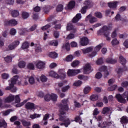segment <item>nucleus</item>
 Returning <instances> with one entry per match:
<instances>
[{"mask_svg":"<svg viewBox=\"0 0 128 128\" xmlns=\"http://www.w3.org/2000/svg\"><path fill=\"white\" fill-rule=\"evenodd\" d=\"M72 60H74V56L72 55H68L66 59L65 60L66 62H72Z\"/></svg>","mask_w":128,"mask_h":128,"instance_id":"79ce46f5","label":"nucleus"},{"mask_svg":"<svg viewBox=\"0 0 128 128\" xmlns=\"http://www.w3.org/2000/svg\"><path fill=\"white\" fill-rule=\"evenodd\" d=\"M127 70L126 67L124 66L122 69L121 68H118L116 69V72L118 74L119 76H120L122 74V72H124L125 70Z\"/></svg>","mask_w":128,"mask_h":128,"instance_id":"a878e982","label":"nucleus"},{"mask_svg":"<svg viewBox=\"0 0 128 128\" xmlns=\"http://www.w3.org/2000/svg\"><path fill=\"white\" fill-rule=\"evenodd\" d=\"M26 108L27 110H34L36 108V105H34V103L27 102L26 104Z\"/></svg>","mask_w":128,"mask_h":128,"instance_id":"f3484780","label":"nucleus"},{"mask_svg":"<svg viewBox=\"0 0 128 128\" xmlns=\"http://www.w3.org/2000/svg\"><path fill=\"white\" fill-rule=\"evenodd\" d=\"M28 48H30V44H28V42H25L22 44V50H27Z\"/></svg>","mask_w":128,"mask_h":128,"instance_id":"cd10ccee","label":"nucleus"},{"mask_svg":"<svg viewBox=\"0 0 128 128\" xmlns=\"http://www.w3.org/2000/svg\"><path fill=\"white\" fill-rule=\"evenodd\" d=\"M35 51L36 52H42V48L40 46H38L35 49Z\"/></svg>","mask_w":128,"mask_h":128,"instance_id":"774afa93","label":"nucleus"},{"mask_svg":"<svg viewBox=\"0 0 128 128\" xmlns=\"http://www.w3.org/2000/svg\"><path fill=\"white\" fill-rule=\"evenodd\" d=\"M116 20H122V22H124V20L122 18L120 17V14H117L116 16L115 17Z\"/></svg>","mask_w":128,"mask_h":128,"instance_id":"13d9d810","label":"nucleus"},{"mask_svg":"<svg viewBox=\"0 0 128 128\" xmlns=\"http://www.w3.org/2000/svg\"><path fill=\"white\" fill-rule=\"evenodd\" d=\"M108 126V124L104 121H100L98 124V126L100 128H106Z\"/></svg>","mask_w":128,"mask_h":128,"instance_id":"6ab92c4d","label":"nucleus"},{"mask_svg":"<svg viewBox=\"0 0 128 128\" xmlns=\"http://www.w3.org/2000/svg\"><path fill=\"white\" fill-rule=\"evenodd\" d=\"M50 58H58V54L56 52H51L48 54Z\"/></svg>","mask_w":128,"mask_h":128,"instance_id":"473e14b6","label":"nucleus"},{"mask_svg":"<svg viewBox=\"0 0 128 128\" xmlns=\"http://www.w3.org/2000/svg\"><path fill=\"white\" fill-rule=\"evenodd\" d=\"M30 118H32V120H34V118H40V114H31L30 116Z\"/></svg>","mask_w":128,"mask_h":128,"instance_id":"a18cd8bd","label":"nucleus"},{"mask_svg":"<svg viewBox=\"0 0 128 128\" xmlns=\"http://www.w3.org/2000/svg\"><path fill=\"white\" fill-rule=\"evenodd\" d=\"M5 61L6 62H12V58L11 56H8L4 58Z\"/></svg>","mask_w":128,"mask_h":128,"instance_id":"680f3d73","label":"nucleus"},{"mask_svg":"<svg viewBox=\"0 0 128 128\" xmlns=\"http://www.w3.org/2000/svg\"><path fill=\"white\" fill-rule=\"evenodd\" d=\"M88 20H89L90 24H94V22H98V18L92 16L91 14L88 15L85 20L88 21Z\"/></svg>","mask_w":128,"mask_h":128,"instance_id":"f8f14e48","label":"nucleus"},{"mask_svg":"<svg viewBox=\"0 0 128 128\" xmlns=\"http://www.w3.org/2000/svg\"><path fill=\"white\" fill-rule=\"evenodd\" d=\"M40 80L42 82H45L48 80V78H46V76H44V75L42 74L40 76Z\"/></svg>","mask_w":128,"mask_h":128,"instance_id":"c03bdc74","label":"nucleus"},{"mask_svg":"<svg viewBox=\"0 0 128 128\" xmlns=\"http://www.w3.org/2000/svg\"><path fill=\"white\" fill-rule=\"evenodd\" d=\"M30 16V14L28 12H22V18L26 20V18H28Z\"/></svg>","mask_w":128,"mask_h":128,"instance_id":"ea45409f","label":"nucleus"},{"mask_svg":"<svg viewBox=\"0 0 128 128\" xmlns=\"http://www.w3.org/2000/svg\"><path fill=\"white\" fill-rule=\"evenodd\" d=\"M103 63L104 60H102V58H99L96 62V64L97 66H100V64H102Z\"/></svg>","mask_w":128,"mask_h":128,"instance_id":"49530a36","label":"nucleus"},{"mask_svg":"<svg viewBox=\"0 0 128 128\" xmlns=\"http://www.w3.org/2000/svg\"><path fill=\"white\" fill-rule=\"evenodd\" d=\"M66 30H72V32H76V28L72 26V23L67 24Z\"/></svg>","mask_w":128,"mask_h":128,"instance_id":"4468645a","label":"nucleus"},{"mask_svg":"<svg viewBox=\"0 0 128 128\" xmlns=\"http://www.w3.org/2000/svg\"><path fill=\"white\" fill-rule=\"evenodd\" d=\"M60 114H64L68 110V100L64 99L60 104Z\"/></svg>","mask_w":128,"mask_h":128,"instance_id":"7ed1b4c3","label":"nucleus"},{"mask_svg":"<svg viewBox=\"0 0 128 128\" xmlns=\"http://www.w3.org/2000/svg\"><path fill=\"white\" fill-rule=\"evenodd\" d=\"M126 92H125L123 94L120 95V94H116V98L118 100V102H122V104H126Z\"/></svg>","mask_w":128,"mask_h":128,"instance_id":"39448f33","label":"nucleus"},{"mask_svg":"<svg viewBox=\"0 0 128 128\" xmlns=\"http://www.w3.org/2000/svg\"><path fill=\"white\" fill-rule=\"evenodd\" d=\"M74 6H76V2L74 1H70L67 6V8L72 10V8H74Z\"/></svg>","mask_w":128,"mask_h":128,"instance_id":"5701e85b","label":"nucleus"},{"mask_svg":"<svg viewBox=\"0 0 128 128\" xmlns=\"http://www.w3.org/2000/svg\"><path fill=\"white\" fill-rule=\"evenodd\" d=\"M72 38H74V34H70L68 36L66 37L67 40H72Z\"/></svg>","mask_w":128,"mask_h":128,"instance_id":"0e129e2a","label":"nucleus"},{"mask_svg":"<svg viewBox=\"0 0 128 128\" xmlns=\"http://www.w3.org/2000/svg\"><path fill=\"white\" fill-rule=\"evenodd\" d=\"M11 14L13 18H16V16H20V12H18V11L16 10H12Z\"/></svg>","mask_w":128,"mask_h":128,"instance_id":"2f4dec72","label":"nucleus"},{"mask_svg":"<svg viewBox=\"0 0 128 128\" xmlns=\"http://www.w3.org/2000/svg\"><path fill=\"white\" fill-rule=\"evenodd\" d=\"M68 90H70V86H67L62 88V92H68Z\"/></svg>","mask_w":128,"mask_h":128,"instance_id":"5fc2aeb1","label":"nucleus"},{"mask_svg":"<svg viewBox=\"0 0 128 128\" xmlns=\"http://www.w3.org/2000/svg\"><path fill=\"white\" fill-rule=\"evenodd\" d=\"M35 64L37 68L42 70L43 68H44L46 63L42 60H38L35 62Z\"/></svg>","mask_w":128,"mask_h":128,"instance_id":"9d476101","label":"nucleus"},{"mask_svg":"<svg viewBox=\"0 0 128 128\" xmlns=\"http://www.w3.org/2000/svg\"><path fill=\"white\" fill-rule=\"evenodd\" d=\"M34 64H36V62L28 63L27 65L28 68L34 70Z\"/></svg>","mask_w":128,"mask_h":128,"instance_id":"c756f323","label":"nucleus"},{"mask_svg":"<svg viewBox=\"0 0 128 128\" xmlns=\"http://www.w3.org/2000/svg\"><path fill=\"white\" fill-rule=\"evenodd\" d=\"M3 126L4 128H6V123L4 120H2L0 122V128Z\"/></svg>","mask_w":128,"mask_h":128,"instance_id":"6e6d98bb","label":"nucleus"},{"mask_svg":"<svg viewBox=\"0 0 128 128\" xmlns=\"http://www.w3.org/2000/svg\"><path fill=\"white\" fill-rule=\"evenodd\" d=\"M112 45H113V46H116V45L118 44H120V42H118V40L117 39L115 38V39L112 40Z\"/></svg>","mask_w":128,"mask_h":128,"instance_id":"4d7b16f0","label":"nucleus"},{"mask_svg":"<svg viewBox=\"0 0 128 128\" xmlns=\"http://www.w3.org/2000/svg\"><path fill=\"white\" fill-rule=\"evenodd\" d=\"M60 122H64L60 123V126H64H64H65L66 128L70 124V120H68V118H66V117L60 116Z\"/></svg>","mask_w":128,"mask_h":128,"instance_id":"0eeeda50","label":"nucleus"},{"mask_svg":"<svg viewBox=\"0 0 128 128\" xmlns=\"http://www.w3.org/2000/svg\"><path fill=\"white\" fill-rule=\"evenodd\" d=\"M92 72V66L90 64H86L84 65V73L85 74H88Z\"/></svg>","mask_w":128,"mask_h":128,"instance_id":"9b49d317","label":"nucleus"},{"mask_svg":"<svg viewBox=\"0 0 128 128\" xmlns=\"http://www.w3.org/2000/svg\"><path fill=\"white\" fill-rule=\"evenodd\" d=\"M64 10V6L62 4H59L58 6L56 8V11L57 12H62Z\"/></svg>","mask_w":128,"mask_h":128,"instance_id":"864d4df0","label":"nucleus"},{"mask_svg":"<svg viewBox=\"0 0 128 128\" xmlns=\"http://www.w3.org/2000/svg\"><path fill=\"white\" fill-rule=\"evenodd\" d=\"M84 4L87 8H90L92 6V2L90 0H87L84 2Z\"/></svg>","mask_w":128,"mask_h":128,"instance_id":"4be33fe9","label":"nucleus"},{"mask_svg":"<svg viewBox=\"0 0 128 128\" xmlns=\"http://www.w3.org/2000/svg\"><path fill=\"white\" fill-rule=\"evenodd\" d=\"M10 34L11 36H14L16 34V30L14 28H12L10 30Z\"/></svg>","mask_w":128,"mask_h":128,"instance_id":"09e8293b","label":"nucleus"},{"mask_svg":"<svg viewBox=\"0 0 128 128\" xmlns=\"http://www.w3.org/2000/svg\"><path fill=\"white\" fill-rule=\"evenodd\" d=\"M116 88H118V86L116 85H113L111 87H109L108 88V90H116Z\"/></svg>","mask_w":128,"mask_h":128,"instance_id":"338daca9","label":"nucleus"},{"mask_svg":"<svg viewBox=\"0 0 128 128\" xmlns=\"http://www.w3.org/2000/svg\"><path fill=\"white\" fill-rule=\"evenodd\" d=\"M121 124H127L128 122V117L126 116H123L121 118L120 120Z\"/></svg>","mask_w":128,"mask_h":128,"instance_id":"58836bf2","label":"nucleus"},{"mask_svg":"<svg viewBox=\"0 0 128 128\" xmlns=\"http://www.w3.org/2000/svg\"><path fill=\"white\" fill-rule=\"evenodd\" d=\"M78 78L79 80H88V77L87 76H84L82 74L78 75Z\"/></svg>","mask_w":128,"mask_h":128,"instance_id":"f704fd0d","label":"nucleus"},{"mask_svg":"<svg viewBox=\"0 0 128 128\" xmlns=\"http://www.w3.org/2000/svg\"><path fill=\"white\" fill-rule=\"evenodd\" d=\"M88 7H86V6L82 7V10H81L82 14H86V10H88Z\"/></svg>","mask_w":128,"mask_h":128,"instance_id":"052dcab7","label":"nucleus"},{"mask_svg":"<svg viewBox=\"0 0 128 128\" xmlns=\"http://www.w3.org/2000/svg\"><path fill=\"white\" fill-rule=\"evenodd\" d=\"M22 124L24 126H30V122H26V120H22Z\"/></svg>","mask_w":128,"mask_h":128,"instance_id":"37998d69","label":"nucleus"},{"mask_svg":"<svg viewBox=\"0 0 128 128\" xmlns=\"http://www.w3.org/2000/svg\"><path fill=\"white\" fill-rule=\"evenodd\" d=\"M80 44L82 46H84L88 45V39L86 37H83L80 39Z\"/></svg>","mask_w":128,"mask_h":128,"instance_id":"dca6fc26","label":"nucleus"},{"mask_svg":"<svg viewBox=\"0 0 128 128\" xmlns=\"http://www.w3.org/2000/svg\"><path fill=\"white\" fill-rule=\"evenodd\" d=\"M26 63L24 61H20L18 64V66L20 68H24L26 66Z\"/></svg>","mask_w":128,"mask_h":128,"instance_id":"c9c22d12","label":"nucleus"},{"mask_svg":"<svg viewBox=\"0 0 128 128\" xmlns=\"http://www.w3.org/2000/svg\"><path fill=\"white\" fill-rule=\"evenodd\" d=\"M106 62H107V64H116V60L112 58H108L106 59Z\"/></svg>","mask_w":128,"mask_h":128,"instance_id":"72a5a7b5","label":"nucleus"},{"mask_svg":"<svg viewBox=\"0 0 128 128\" xmlns=\"http://www.w3.org/2000/svg\"><path fill=\"white\" fill-rule=\"evenodd\" d=\"M108 27L107 26H104L100 30V32L104 34L106 40L110 42V32H108Z\"/></svg>","mask_w":128,"mask_h":128,"instance_id":"20e7f679","label":"nucleus"},{"mask_svg":"<svg viewBox=\"0 0 128 128\" xmlns=\"http://www.w3.org/2000/svg\"><path fill=\"white\" fill-rule=\"evenodd\" d=\"M50 46H57L58 44V40H52L50 42Z\"/></svg>","mask_w":128,"mask_h":128,"instance_id":"8fccbe9b","label":"nucleus"},{"mask_svg":"<svg viewBox=\"0 0 128 128\" xmlns=\"http://www.w3.org/2000/svg\"><path fill=\"white\" fill-rule=\"evenodd\" d=\"M104 46L103 44H99L98 46H96L94 48V52L90 54V58H94L96 56V53L100 50V48Z\"/></svg>","mask_w":128,"mask_h":128,"instance_id":"1a4fd4ad","label":"nucleus"},{"mask_svg":"<svg viewBox=\"0 0 128 128\" xmlns=\"http://www.w3.org/2000/svg\"><path fill=\"white\" fill-rule=\"evenodd\" d=\"M99 70L100 72H104V78H106L108 76L109 74L108 72L106 70V66H102L99 68Z\"/></svg>","mask_w":128,"mask_h":128,"instance_id":"a211bd4d","label":"nucleus"},{"mask_svg":"<svg viewBox=\"0 0 128 128\" xmlns=\"http://www.w3.org/2000/svg\"><path fill=\"white\" fill-rule=\"evenodd\" d=\"M118 2L115 1V2H108V6L110 8H116L118 6Z\"/></svg>","mask_w":128,"mask_h":128,"instance_id":"2eb2a0df","label":"nucleus"},{"mask_svg":"<svg viewBox=\"0 0 128 128\" xmlns=\"http://www.w3.org/2000/svg\"><path fill=\"white\" fill-rule=\"evenodd\" d=\"M92 90V88L90 86H86L84 89V94H90V92Z\"/></svg>","mask_w":128,"mask_h":128,"instance_id":"7c9ffc66","label":"nucleus"},{"mask_svg":"<svg viewBox=\"0 0 128 128\" xmlns=\"http://www.w3.org/2000/svg\"><path fill=\"white\" fill-rule=\"evenodd\" d=\"M14 100V96L10 95L9 96L7 97L4 99V102H10Z\"/></svg>","mask_w":128,"mask_h":128,"instance_id":"412c9836","label":"nucleus"},{"mask_svg":"<svg viewBox=\"0 0 128 128\" xmlns=\"http://www.w3.org/2000/svg\"><path fill=\"white\" fill-rule=\"evenodd\" d=\"M12 44L14 46L15 48H16V46L20 44V42L18 40H15L12 43Z\"/></svg>","mask_w":128,"mask_h":128,"instance_id":"69168bd1","label":"nucleus"},{"mask_svg":"<svg viewBox=\"0 0 128 128\" xmlns=\"http://www.w3.org/2000/svg\"><path fill=\"white\" fill-rule=\"evenodd\" d=\"M94 16L98 18H102V14L100 12H95Z\"/></svg>","mask_w":128,"mask_h":128,"instance_id":"de8ad7c7","label":"nucleus"},{"mask_svg":"<svg viewBox=\"0 0 128 128\" xmlns=\"http://www.w3.org/2000/svg\"><path fill=\"white\" fill-rule=\"evenodd\" d=\"M16 84H17L19 86L22 84V83L20 82V78L18 75L14 76L11 78L9 84L10 86H7L6 88V90H10L12 92H16V88L14 86Z\"/></svg>","mask_w":128,"mask_h":128,"instance_id":"f257e3e1","label":"nucleus"},{"mask_svg":"<svg viewBox=\"0 0 128 128\" xmlns=\"http://www.w3.org/2000/svg\"><path fill=\"white\" fill-rule=\"evenodd\" d=\"M92 50H94V48L92 47H90L86 49H82V52L83 54H88V52H92Z\"/></svg>","mask_w":128,"mask_h":128,"instance_id":"c85d7f7f","label":"nucleus"},{"mask_svg":"<svg viewBox=\"0 0 128 128\" xmlns=\"http://www.w3.org/2000/svg\"><path fill=\"white\" fill-rule=\"evenodd\" d=\"M44 98L46 102H50V100H52L53 102H56L58 96L56 94H52L51 95L48 94L44 96Z\"/></svg>","mask_w":128,"mask_h":128,"instance_id":"423d86ee","label":"nucleus"},{"mask_svg":"<svg viewBox=\"0 0 128 128\" xmlns=\"http://www.w3.org/2000/svg\"><path fill=\"white\" fill-rule=\"evenodd\" d=\"M80 18H82V14H78L76 16H74L72 20V22L76 23V22H78V21L79 20H80Z\"/></svg>","mask_w":128,"mask_h":128,"instance_id":"aec40b11","label":"nucleus"},{"mask_svg":"<svg viewBox=\"0 0 128 128\" xmlns=\"http://www.w3.org/2000/svg\"><path fill=\"white\" fill-rule=\"evenodd\" d=\"M80 72V70H70L69 69L67 72L68 76H74Z\"/></svg>","mask_w":128,"mask_h":128,"instance_id":"6e6552de","label":"nucleus"},{"mask_svg":"<svg viewBox=\"0 0 128 128\" xmlns=\"http://www.w3.org/2000/svg\"><path fill=\"white\" fill-rule=\"evenodd\" d=\"M58 66V64L54 62L51 63L50 65V68H56Z\"/></svg>","mask_w":128,"mask_h":128,"instance_id":"e2e57ef3","label":"nucleus"},{"mask_svg":"<svg viewBox=\"0 0 128 128\" xmlns=\"http://www.w3.org/2000/svg\"><path fill=\"white\" fill-rule=\"evenodd\" d=\"M82 84V81L78 80L74 84V86H80Z\"/></svg>","mask_w":128,"mask_h":128,"instance_id":"bf43d9fd","label":"nucleus"},{"mask_svg":"<svg viewBox=\"0 0 128 128\" xmlns=\"http://www.w3.org/2000/svg\"><path fill=\"white\" fill-rule=\"evenodd\" d=\"M110 108L109 107H105L103 108L102 114H110Z\"/></svg>","mask_w":128,"mask_h":128,"instance_id":"bb28decb","label":"nucleus"},{"mask_svg":"<svg viewBox=\"0 0 128 128\" xmlns=\"http://www.w3.org/2000/svg\"><path fill=\"white\" fill-rule=\"evenodd\" d=\"M28 78L29 84H34L36 82V79L34 78V76H31L30 77L27 76V78Z\"/></svg>","mask_w":128,"mask_h":128,"instance_id":"393cba45","label":"nucleus"},{"mask_svg":"<svg viewBox=\"0 0 128 128\" xmlns=\"http://www.w3.org/2000/svg\"><path fill=\"white\" fill-rule=\"evenodd\" d=\"M10 76V75L6 73H3L2 74V78H3V80H8Z\"/></svg>","mask_w":128,"mask_h":128,"instance_id":"603ef678","label":"nucleus"},{"mask_svg":"<svg viewBox=\"0 0 128 128\" xmlns=\"http://www.w3.org/2000/svg\"><path fill=\"white\" fill-rule=\"evenodd\" d=\"M58 73L59 74L60 76H58V73L54 71H50L48 72L49 76L55 78H64L66 76V71L64 69H60Z\"/></svg>","mask_w":128,"mask_h":128,"instance_id":"f03ea898","label":"nucleus"},{"mask_svg":"<svg viewBox=\"0 0 128 128\" xmlns=\"http://www.w3.org/2000/svg\"><path fill=\"white\" fill-rule=\"evenodd\" d=\"M36 28V26L34 25L32 26L29 30H28L27 28H24L23 30L24 32H34V30Z\"/></svg>","mask_w":128,"mask_h":128,"instance_id":"b1692460","label":"nucleus"},{"mask_svg":"<svg viewBox=\"0 0 128 128\" xmlns=\"http://www.w3.org/2000/svg\"><path fill=\"white\" fill-rule=\"evenodd\" d=\"M4 24L6 26H14L18 24V21L16 20H11L6 21Z\"/></svg>","mask_w":128,"mask_h":128,"instance_id":"ddd939ff","label":"nucleus"},{"mask_svg":"<svg viewBox=\"0 0 128 128\" xmlns=\"http://www.w3.org/2000/svg\"><path fill=\"white\" fill-rule=\"evenodd\" d=\"M90 100H98V95L95 94V95H92L90 96Z\"/></svg>","mask_w":128,"mask_h":128,"instance_id":"3c124183","label":"nucleus"},{"mask_svg":"<svg viewBox=\"0 0 128 128\" xmlns=\"http://www.w3.org/2000/svg\"><path fill=\"white\" fill-rule=\"evenodd\" d=\"M119 60L121 64H126V60L122 56H120Z\"/></svg>","mask_w":128,"mask_h":128,"instance_id":"4c0bfd02","label":"nucleus"},{"mask_svg":"<svg viewBox=\"0 0 128 128\" xmlns=\"http://www.w3.org/2000/svg\"><path fill=\"white\" fill-rule=\"evenodd\" d=\"M80 64V61L78 60H75L72 62L71 64V66L72 68H76V66H78Z\"/></svg>","mask_w":128,"mask_h":128,"instance_id":"e433bc0d","label":"nucleus"},{"mask_svg":"<svg viewBox=\"0 0 128 128\" xmlns=\"http://www.w3.org/2000/svg\"><path fill=\"white\" fill-rule=\"evenodd\" d=\"M62 48H65L66 50H70V43H66L65 44H64V45L62 46Z\"/></svg>","mask_w":128,"mask_h":128,"instance_id":"a19ab883","label":"nucleus"}]
</instances>
